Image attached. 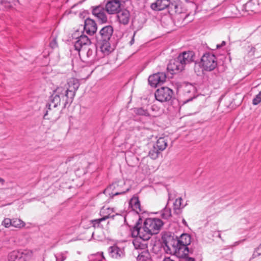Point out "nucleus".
I'll use <instances>...</instances> for the list:
<instances>
[{"instance_id": "nucleus-1", "label": "nucleus", "mask_w": 261, "mask_h": 261, "mask_svg": "<svg viewBox=\"0 0 261 261\" xmlns=\"http://www.w3.org/2000/svg\"><path fill=\"white\" fill-rule=\"evenodd\" d=\"M140 220L139 219L138 221ZM163 225V222L159 218H147L142 227L139 222L136 223L132 230V236L138 237L143 241L148 240L151 236L158 233Z\"/></svg>"}, {"instance_id": "nucleus-2", "label": "nucleus", "mask_w": 261, "mask_h": 261, "mask_svg": "<svg viewBox=\"0 0 261 261\" xmlns=\"http://www.w3.org/2000/svg\"><path fill=\"white\" fill-rule=\"evenodd\" d=\"M73 98L70 96L68 92L65 91V89L62 87H58L53 91V94L49 97V103L46 104V111L44 115V118H45L46 116L50 112V115H53L55 111L51 109V107L56 108L62 102L64 108H65L68 103H72Z\"/></svg>"}, {"instance_id": "nucleus-3", "label": "nucleus", "mask_w": 261, "mask_h": 261, "mask_svg": "<svg viewBox=\"0 0 261 261\" xmlns=\"http://www.w3.org/2000/svg\"><path fill=\"white\" fill-rule=\"evenodd\" d=\"M79 31L72 34V37L76 39L74 45L75 49L79 51V55L82 60L92 58L95 50L89 47L91 43L90 40L87 36L83 34L79 36Z\"/></svg>"}, {"instance_id": "nucleus-4", "label": "nucleus", "mask_w": 261, "mask_h": 261, "mask_svg": "<svg viewBox=\"0 0 261 261\" xmlns=\"http://www.w3.org/2000/svg\"><path fill=\"white\" fill-rule=\"evenodd\" d=\"M162 239L167 252L173 253L177 257H180L177 237L171 232H165L162 235Z\"/></svg>"}, {"instance_id": "nucleus-5", "label": "nucleus", "mask_w": 261, "mask_h": 261, "mask_svg": "<svg viewBox=\"0 0 261 261\" xmlns=\"http://www.w3.org/2000/svg\"><path fill=\"white\" fill-rule=\"evenodd\" d=\"M125 184L123 181L114 182L108 187L103 191L105 195H108L111 197L114 196L123 194L129 190L128 188L124 189L123 186Z\"/></svg>"}, {"instance_id": "nucleus-6", "label": "nucleus", "mask_w": 261, "mask_h": 261, "mask_svg": "<svg viewBox=\"0 0 261 261\" xmlns=\"http://www.w3.org/2000/svg\"><path fill=\"white\" fill-rule=\"evenodd\" d=\"M216 56L210 53L204 54L201 59V64L204 70L206 71H212L217 66V62Z\"/></svg>"}, {"instance_id": "nucleus-7", "label": "nucleus", "mask_w": 261, "mask_h": 261, "mask_svg": "<svg viewBox=\"0 0 261 261\" xmlns=\"http://www.w3.org/2000/svg\"><path fill=\"white\" fill-rule=\"evenodd\" d=\"M178 242H179L180 257L188 255L189 250L187 246L191 243V236L187 233H183L178 238Z\"/></svg>"}, {"instance_id": "nucleus-8", "label": "nucleus", "mask_w": 261, "mask_h": 261, "mask_svg": "<svg viewBox=\"0 0 261 261\" xmlns=\"http://www.w3.org/2000/svg\"><path fill=\"white\" fill-rule=\"evenodd\" d=\"M32 252L29 250L19 251L14 250L11 252L8 256V261H26L32 256Z\"/></svg>"}, {"instance_id": "nucleus-9", "label": "nucleus", "mask_w": 261, "mask_h": 261, "mask_svg": "<svg viewBox=\"0 0 261 261\" xmlns=\"http://www.w3.org/2000/svg\"><path fill=\"white\" fill-rule=\"evenodd\" d=\"M154 95L156 99L159 101H168L172 97L173 91L168 87H163L156 90Z\"/></svg>"}, {"instance_id": "nucleus-10", "label": "nucleus", "mask_w": 261, "mask_h": 261, "mask_svg": "<svg viewBox=\"0 0 261 261\" xmlns=\"http://www.w3.org/2000/svg\"><path fill=\"white\" fill-rule=\"evenodd\" d=\"M114 32L113 28L106 25L101 28L96 36V40L110 41Z\"/></svg>"}, {"instance_id": "nucleus-11", "label": "nucleus", "mask_w": 261, "mask_h": 261, "mask_svg": "<svg viewBox=\"0 0 261 261\" xmlns=\"http://www.w3.org/2000/svg\"><path fill=\"white\" fill-rule=\"evenodd\" d=\"M167 76L164 72H158L151 75L148 77V82L151 86L156 87L158 85L163 84Z\"/></svg>"}, {"instance_id": "nucleus-12", "label": "nucleus", "mask_w": 261, "mask_h": 261, "mask_svg": "<svg viewBox=\"0 0 261 261\" xmlns=\"http://www.w3.org/2000/svg\"><path fill=\"white\" fill-rule=\"evenodd\" d=\"M80 85L79 81L75 78L72 77L68 80L66 87L64 88L70 96L74 98Z\"/></svg>"}, {"instance_id": "nucleus-13", "label": "nucleus", "mask_w": 261, "mask_h": 261, "mask_svg": "<svg viewBox=\"0 0 261 261\" xmlns=\"http://www.w3.org/2000/svg\"><path fill=\"white\" fill-rule=\"evenodd\" d=\"M120 0H111L108 1L105 6V9L109 14H117L121 10Z\"/></svg>"}, {"instance_id": "nucleus-14", "label": "nucleus", "mask_w": 261, "mask_h": 261, "mask_svg": "<svg viewBox=\"0 0 261 261\" xmlns=\"http://www.w3.org/2000/svg\"><path fill=\"white\" fill-rule=\"evenodd\" d=\"M106 9L101 6L92 7V14L101 22L105 23L108 20V17L105 13Z\"/></svg>"}, {"instance_id": "nucleus-15", "label": "nucleus", "mask_w": 261, "mask_h": 261, "mask_svg": "<svg viewBox=\"0 0 261 261\" xmlns=\"http://www.w3.org/2000/svg\"><path fill=\"white\" fill-rule=\"evenodd\" d=\"M97 48L101 53L103 56L109 55L113 49L111 46L110 41L97 40Z\"/></svg>"}, {"instance_id": "nucleus-16", "label": "nucleus", "mask_w": 261, "mask_h": 261, "mask_svg": "<svg viewBox=\"0 0 261 261\" xmlns=\"http://www.w3.org/2000/svg\"><path fill=\"white\" fill-rule=\"evenodd\" d=\"M167 69L172 72V73H176L182 71L184 67L182 63L179 62V59L176 58L173 60H170L167 66Z\"/></svg>"}, {"instance_id": "nucleus-17", "label": "nucleus", "mask_w": 261, "mask_h": 261, "mask_svg": "<svg viewBox=\"0 0 261 261\" xmlns=\"http://www.w3.org/2000/svg\"><path fill=\"white\" fill-rule=\"evenodd\" d=\"M194 53L192 51H185L180 54L177 57L179 62L185 68L186 65L194 61Z\"/></svg>"}, {"instance_id": "nucleus-18", "label": "nucleus", "mask_w": 261, "mask_h": 261, "mask_svg": "<svg viewBox=\"0 0 261 261\" xmlns=\"http://www.w3.org/2000/svg\"><path fill=\"white\" fill-rule=\"evenodd\" d=\"M130 15L129 11L126 9L120 10L117 13V19L119 23L123 25L128 23L130 20Z\"/></svg>"}, {"instance_id": "nucleus-19", "label": "nucleus", "mask_w": 261, "mask_h": 261, "mask_svg": "<svg viewBox=\"0 0 261 261\" xmlns=\"http://www.w3.org/2000/svg\"><path fill=\"white\" fill-rule=\"evenodd\" d=\"M84 29L87 34L92 35L97 31V24L93 20L88 18L85 20Z\"/></svg>"}, {"instance_id": "nucleus-20", "label": "nucleus", "mask_w": 261, "mask_h": 261, "mask_svg": "<svg viewBox=\"0 0 261 261\" xmlns=\"http://www.w3.org/2000/svg\"><path fill=\"white\" fill-rule=\"evenodd\" d=\"M183 91L185 95L189 96L185 102L191 101L195 97V87L191 84L186 83L183 86Z\"/></svg>"}, {"instance_id": "nucleus-21", "label": "nucleus", "mask_w": 261, "mask_h": 261, "mask_svg": "<svg viewBox=\"0 0 261 261\" xmlns=\"http://www.w3.org/2000/svg\"><path fill=\"white\" fill-rule=\"evenodd\" d=\"M169 0H156L151 5V8L155 11H161L169 7Z\"/></svg>"}, {"instance_id": "nucleus-22", "label": "nucleus", "mask_w": 261, "mask_h": 261, "mask_svg": "<svg viewBox=\"0 0 261 261\" xmlns=\"http://www.w3.org/2000/svg\"><path fill=\"white\" fill-rule=\"evenodd\" d=\"M108 250L110 255L114 258H118L124 255L123 249L117 245L110 247Z\"/></svg>"}, {"instance_id": "nucleus-23", "label": "nucleus", "mask_w": 261, "mask_h": 261, "mask_svg": "<svg viewBox=\"0 0 261 261\" xmlns=\"http://www.w3.org/2000/svg\"><path fill=\"white\" fill-rule=\"evenodd\" d=\"M129 204L134 211H135L138 214L141 212L140 203L138 197L134 196L132 197L129 201Z\"/></svg>"}, {"instance_id": "nucleus-24", "label": "nucleus", "mask_w": 261, "mask_h": 261, "mask_svg": "<svg viewBox=\"0 0 261 261\" xmlns=\"http://www.w3.org/2000/svg\"><path fill=\"white\" fill-rule=\"evenodd\" d=\"M258 7V4L256 0H250L246 4L245 9L248 12H256Z\"/></svg>"}, {"instance_id": "nucleus-25", "label": "nucleus", "mask_w": 261, "mask_h": 261, "mask_svg": "<svg viewBox=\"0 0 261 261\" xmlns=\"http://www.w3.org/2000/svg\"><path fill=\"white\" fill-rule=\"evenodd\" d=\"M169 9L170 12L172 14H180L182 13L181 4L176 2L170 3Z\"/></svg>"}, {"instance_id": "nucleus-26", "label": "nucleus", "mask_w": 261, "mask_h": 261, "mask_svg": "<svg viewBox=\"0 0 261 261\" xmlns=\"http://www.w3.org/2000/svg\"><path fill=\"white\" fill-rule=\"evenodd\" d=\"M167 146V140L164 137L160 138L154 145L157 149L161 151L165 150Z\"/></svg>"}, {"instance_id": "nucleus-27", "label": "nucleus", "mask_w": 261, "mask_h": 261, "mask_svg": "<svg viewBox=\"0 0 261 261\" xmlns=\"http://www.w3.org/2000/svg\"><path fill=\"white\" fill-rule=\"evenodd\" d=\"M182 200V198L179 197L176 199L173 203V211L177 215L181 213V210L185 206V205H182L181 204Z\"/></svg>"}, {"instance_id": "nucleus-28", "label": "nucleus", "mask_w": 261, "mask_h": 261, "mask_svg": "<svg viewBox=\"0 0 261 261\" xmlns=\"http://www.w3.org/2000/svg\"><path fill=\"white\" fill-rule=\"evenodd\" d=\"M113 212V208L109 207H103L100 211V215L102 218H105V221L112 217H114V215L111 216V214Z\"/></svg>"}, {"instance_id": "nucleus-29", "label": "nucleus", "mask_w": 261, "mask_h": 261, "mask_svg": "<svg viewBox=\"0 0 261 261\" xmlns=\"http://www.w3.org/2000/svg\"><path fill=\"white\" fill-rule=\"evenodd\" d=\"M150 259V254L147 250L143 251L139 253L137 257L138 261H149Z\"/></svg>"}, {"instance_id": "nucleus-30", "label": "nucleus", "mask_w": 261, "mask_h": 261, "mask_svg": "<svg viewBox=\"0 0 261 261\" xmlns=\"http://www.w3.org/2000/svg\"><path fill=\"white\" fill-rule=\"evenodd\" d=\"M160 152L161 151L153 146V147L149 150L148 156L151 159L155 160L159 157Z\"/></svg>"}, {"instance_id": "nucleus-31", "label": "nucleus", "mask_w": 261, "mask_h": 261, "mask_svg": "<svg viewBox=\"0 0 261 261\" xmlns=\"http://www.w3.org/2000/svg\"><path fill=\"white\" fill-rule=\"evenodd\" d=\"M24 222L19 219H12V226L17 228H21L24 226Z\"/></svg>"}, {"instance_id": "nucleus-32", "label": "nucleus", "mask_w": 261, "mask_h": 261, "mask_svg": "<svg viewBox=\"0 0 261 261\" xmlns=\"http://www.w3.org/2000/svg\"><path fill=\"white\" fill-rule=\"evenodd\" d=\"M161 216L164 219H168L171 216V210L170 208L165 207L162 211Z\"/></svg>"}, {"instance_id": "nucleus-33", "label": "nucleus", "mask_w": 261, "mask_h": 261, "mask_svg": "<svg viewBox=\"0 0 261 261\" xmlns=\"http://www.w3.org/2000/svg\"><path fill=\"white\" fill-rule=\"evenodd\" d=\"M103 221H105V218H102L94 219L91 221L93 226L94 227H99L100 226L102 227V225L101 224V223Z\"/></svg>"}, {"instance_id": "nucleus-34", "label": "nucleus", "mask_w": 261, "mask_h": 261, "mask_svg": "<svg viewBox=\"0 0 261 261\" xmlns=\"http://www.w3.org/2000/svg\"><path fill=\"white\" fill-rule=\"evenodd\" d=\"M135 112L139 115L148 116L149 113L146 110H144L142 108L136 109Z\"/></svg>"}, {"instance_id": "nucleus-35", "label": "nucleus", "mask_w": 261, "mask_h": 261, "mask_svg": "<svg viewBox=\"0 0 261 261\" xmlns=\"http://www.w3.org/2000/svg\"><path fill=\"white\" fill-rule=\"evenodd\" d=\"M65 252H61L57 255H55V257L56 258V261H64L66 259V256L65 255Z\"/></svg>"}, {"instance_id": "nucleus-36", "label": "nucleus", "mask_w": 261, "mask_h": 261, "mask_svg": "<svg viewBox=\"0 0 261 261\" xmlns=\"http://www.w3.org/2000/svg\"><path fill=\"white\" fill-rule=\"evenodd\" d=\"M261 101V91L257 94L252 100L254 105H257Z\"/></svg>"}, {"instance_id": "nucleus-37", "label": "nucleus", "mask_w": 261, "mask_h": 261, "mask_svg": "<svg viewBox=\"0 0 261 261\" xmlns=\"http://www.w3.org/2000/svg\"><path fill=\"white\" fill-rule=\"evenodd\" d=\"M2 225L6 228H9L12 226V219L5 218L2 222Z\"/></svg>"}, {"instance_id": "nucleus-38", "label": "nucleus", "mask_w": 261, "mask_h": 261, "mask_svg": "<svg viewBox=\"0 0 261 261\" xmlns=\"http://www.w3.org/2000/svg\"><path fill=\"white\" fill-rule=\"evenodd\" d=\"M179 258H181V261H195V259L194 258L192 257H189L188 256V255H186L185 256L183 257H179Z\"/></svg>"}, {"instance_id": "nucleus-39", "label": "nucleus", "mask_w": 261, "mask_h": 261, "mask_svg": "<svg viewBox=\"0 0 261 261\" xmlns=\"http://www.w3.org/2000/svg\"><path fill=\"white\" fill-rule=\"evenodd\" d=\"M57 42L56 39H54L53 40L51 41V42L49 43V46L51 48H56V47H57Z\"/></svg>"}, {"instance_id": "nucleus-40", "label": "nucleus", "mask_w": 261, "mask_h": 261, "mask_svg": "<svg viewBox=\"0 0 261 261\" xmlns=\"http://www.w3.org/2000/svg\"><path fill=\"white\" fill-rule=\"evenodd\" d=\"M226 44V42L225 41H223L221 43V44H217V48H220L221 47H222V46H224V45H225Z\"/></svg>"}, {"instance_id": "nucleus-41", "label": "nucleus", "mask_w": 261, "mask_h": 261, "mask_svg": "<svg viewBox=\"0 0 261 261\" xmlns=\"http://www.w3.org/2000/svg\"><path fill=\"white\" fill-rule=\"evenodd\" d=\"M133 244L136 248H138L139 247L138 242L136 240H134L133 241Z\"/></svg>"}, {"instance_id": "nucleus-42", "label": "nucleus", "mask_w": 261, "mask_h": 261, "mask_svg": "<svg viewBox=\"0 0 261 261\" xmlns=\"http://www.w3.org/2000/svg\"><path fill=\"white\" fill-rule=\"evenodd\" d=\"M255 50V48L254 47H251L250 50L249 51L250 53H252V54L253 55Z\"/></svg>"}, {"instance_id": "nucleus-43", "label": "nucleus", "mask_w": 261, "mask_h": 261, "mask_svg": "<svg viewBox=\"0 0 261 261\" xmlns=\"http://www.w3.org/2000/svg\"><path fill=\"white\" fill-rule=\"evenodd\" d=\"M168 196H169L168 200H171L173 199V197H172V195L171 193H169Z\"/></svg>"}, {"instance_id": "nucleus-44", "label": "nucleus", "mask_w": 261, "mask_h": 261, "mask_svg": "<svg viewBox=\"0 0 261 261\" xmlns=\"http://www.w3.org/2000/svg\"><path fill=\"white\" fill-rule=\"evenodd\" d=\"M163 261H174L170 258V257H166Z\"/></svg>"}, {"instance_id": "nucleus-45", "label": "nucleus", "mask_w": 261, "mask_h": 261, "mask_svg": "<svg viewBox=\"0 0 261 261\" xmlns=\"http://www.w3.org/2000/svg\"><path fill=\"white\" fill-rule=\"evenodd\" d=\"M0 183L2 185H4V183H5V180L3 178H1V177H0Z\"/></svg>"}, {"instance_id": "nucleus-46", "label": "nucleus", "mask_w": 261, "mask_h": 261, "mask_svg": "<svg viewBox=\"0 0 261 261\" xmlns=\"http://www.w3.org/2000/svg\"><path fill=\"white\" fill-rule=\"evenodd\" d=\"M134 37H133V38H132V40H130V41L129 42V44H130V45H132V44H134Z\"/></svg>"}, {"instance_id": "nucleus-47", "label": "nucleus", "mask_w": 261, "mask_h": 261, "mask_svg": "<svg viewBox=\"0 0 261 261\" xmlns=\"http://www.w3.org/2000/svg\"><path fill=\"white\" fill-rule=\"evenodd\" d=\"M182 223L184 225H187V222L184 219L182 220Z\"/></svg>"}, {"instance_id": "nucleus-48", "label": "nucleus", "mask_w": 261, "mask_h": 261, "mask_svg": "<svg viewBox=\"0 0 261 261\" xmlns=\"http://www.w3.org/2000/svg\"><path fill=\"white\" fill-rule=\"evenodd\" d=\"M218 237L220 238L222 240H223L222 238H221V234L220 233H218Z\"/></svg>"}, {"instance_id": "nucleus-49", "label": "nucleus", "mask_w": 261, "mask_h": 261, "mask_svg": "<svg viewBox=\"0 0 261 261\" xmlns=\"http://www.w3.org/2000/svg\"><path fill=\"white\" fill-rule=\"evenodd\" d=\"M186 1H188V0H185Z\"/></svg>"}]
</instances>
